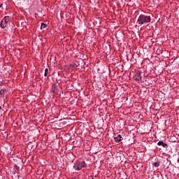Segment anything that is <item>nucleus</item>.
<instances>
[{
	"label": "nucleus",
	"instance_id": "obj_11",
	"mask_svg": "<svg viewBox=\"0 0 179 179\" xmlns=\"http://www.w3.org/2000/svg\"><path fill=\"white\" fill-rule=\"evenodd\" d=\"M44 76H48V69H45Z\"/></svg>",
	"mask_w": 179,
	"mask_h": 179
},
{
	"label": "nucleus",
	"instance_id": "obj_17",
	"mask_svg": "<svg viewBox=\"0 0 179 179\" xmlns=\"http://www.w3.org/2000/svg\"><path fill=\"white\" fill-rule=\"evenodd\" d=\"M17 26H20V25L17 24Z\"/></svg>",
	"mask_w": 179,
	"mask_h": 179
},
{
	"label": "nucleus",
	"instance_id": "obj_7",
	"mask_svg": "<svg viewBox=\"0 0 179 179\" xmlns=\"http://www.w3.org/2000/svg\"><path fill=\"white\" fill-rule=\"evenodd\" d=\"M0 27L1 29H6L8 27V24L7 23H0Z\"/></svg>",
	"mask_w": 179,
	"mask_h": 179
},
{
	"label": "nucleus",
	"instance_id": "obj_9",
	"mask_svg": "<svg viewBox=\"0 0 179 179\" xmlns=\"http://www.w3.org/2000/svg\"><path fill=\"white\" fill-rule=\"evenodd\" d=\"M5 92H6V90H5V89L1 90L0 91V94H1V96H4V95H5Z\"/></svg>",
	"mask_w": 179,
	"mask_h": 179
},
{
	"label": "nucleus",
	"instance_id": "obj_18",
	"mask_svg": "<svg viewBox=\"0 0 179 179\" xmlns=\"http://www.w3.org/2000/svg\"><path fill=\"white\" fill-rule=\"evenodd\" d=\"M92 179H94V178H92Z\"/></svg>",
	"mask_w": 179,
	"mask_h": 179
},
{
	"label": "nucleus",
	"instance_id": "obj_10",
	"mask_svg": "<svg viewBox=\"0 0 179 179\" xmlns=\"http://www.w3.org/2000/svg\"><path fill=\"white\" fill-rule=\"evenodd\" d=\"M87 27H90L91 29H93V27H94V23H92V24H88V25L87 26Z\"/></svg>",
	"mask_w": 179,
	"mask_h": 179
},
{
	"label": "nucleus",
	"instance_id": "obj_3",
	"mask_svg": "<svg viewBox=\"0 0 179 179\" xmlns=\"http://www.w3.org/2000/svg\"><path fill=\"white\" fill-rule=\"evenodd\" d=\"M133 79L134 80H136V82H141V80H142V72L141 71L136 72Z\"/></svg>",
	"mask_w": 179,
	"mask_h": 179
},
{
	"label": "nucleus",
	"instance_id": "obj_13",
	"mask_svg": "<svg viewBox=\"0 0 179 179\" xmlns=\"http://www.w3.org/2000/svg\"><path fill=\"white\" fill-rule=\"evenodd\" d=\"M161 146L162 148H167L168 145H167V143H164V142H163Z\"/></svg>",
	"mask_w": 179,
	"mask_h": 179
},
{
	"label": "nucleus",
	"instance_id": "obj_14",
	"mask_svg": "<svg viewBox=\"0 0 179 179\" xmlns=\"http://www.w3.org/2000/svg\"><path fill=\"white\" fill-rule=\"evenodd\" d=\"M161 146L162 148H167L168 145H167V143H164V142H163Z\"/></svg>",
	"mask_w": 179,
	"mask_h": 179
},
{
	"label": "nucleus",
	"instance_id": "obj_4",
	"mask_svg": "<svg viewBox=\"0 0 179 179\" xmlns=\"http://www.w3.org/2000/svg\"><path fill=\"white\" fill-rule=\"evenodd\" d=\"M1 23H10V17H9V16L4 17Z\"/></svg>",
	"mask_w": 179,
	"mask_h": 179
},
{
	"label": "nucleus",
	"instance_id": "obj_2",
	"mask_svg": "<svg viewBox=\"0 0 179 179\" xmlns=\"http://www.w3.org/2000/svg\"><path fill=\"white\" fill-rule=\"evenodd\" d=\"M138 22V23H149L150 22V16L140 15Z\"/></svg>",
	"mask_w": 179,
	"mask_h": 179
},
{
	"label": "nucleus",
	"instance_id": "obj_15",
	"mask_svg": "<svg viewBox=\"0 0 179 179\" xmlns=\"http://www.w3.org/2000/svg\"><path fill=\"white\" fill-rule=\"evenodd\" d=\"M162 144H163V141H159L157 143L158 146H162Z\"/></svg>",
	"mask_w": 179,
	"mask_h": 179
},
{
	"label": "nucleus",
	"instance_id": "obj_16",
	"mask_svg": "<svg viewBox=\"0 0 179 179\" xmlns=\"http://www.w3.org/2000/svg\"><path fill=\"white\" fill-rule=\"evenodd\" d=\"M2 6H3V3H1V4L0 5V8H2Z\"/></svg>",
	"mask_w": 179,
	"mask_h": 179
},
{
	"label": "nucleus",
	"instance_id": "obj_12",
	"mask_svg": "<svg viewBox=\"0 0 179 179\" xmlns=\"http://www.w3.org/2000/svg\"><path fill=\"white\" fill-rule=\"evenodd\" d=\"M153 166H154L155 167H159V166H160V164H159V162H155V163L153 164Z\"/></svg>",
	"mask_w": 179,
	"mask_h": 179
},
{
	"label": "nucleus",
	"instance_id": "obj_8",
	"mask_svg": "<svg viewBox=\"0 0 179 179\" xmlns=\"http://www.w3.org/2000/svg\"><path fill=\"white\" fill-rule=\"evenodd\" d=\"M45 27H47V24L42 23L41 25V30H43V29H45Z\"/></svg>",
	"mask_w": 179,
	"mask_h": 179
},
{
	"label": "nucleus",
	"instance_id": "obj_6",
	"mask_svg": "<svg viewBox=\"0 0 179 179\" xmlns=\"http://www.w3.org/2000/svg\"><path fill=\"white\" fill-rule=\"evenodd\" d=\"M56 89H57V86H55V84H54V85L52 86V89H51V92H52V93H53L54 94H55V93H57Z\"/></svg>",
	"mask_w": 179,
	"mask_h": 179
},
{
	"label": "nucleus",
	"instance_id": "obj_1",
	"mask_svg": "<svg viewBox=\"0 0 179 179\" xmlns=\"http://www.w3.org/2000/svg\"><path fill=\"white\" fill-rule=\"evenodd\" d=\"M87 166V164H86V162H85V161L83 162L77 161L73 165V169H76L77 171H79L80 170H82Z\"/></svg>",
	"mask_w": 179,
	"mask_h": 179
},
{
	"label": "nucleus",
	"instance_id": "obj_5",
	"mask_svg": "<svg viewBox=\"0 0 179 179\" xmlns=\"http://www.w3.org/2000/svg\"><path fill=\"white\" fill-rule=\"evenodd\" d=\"M114 139L115 142L120 143L122 141V136H121V134H118Z\"/></svg>",
	"mask_w": 179,
	"mask_h": 179
}]
</instances>
